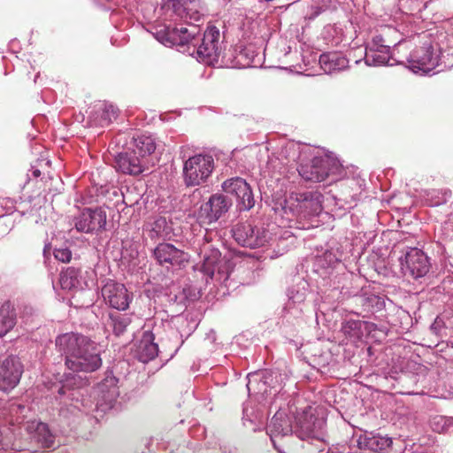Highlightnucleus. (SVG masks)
I'll list each match as a JSON object with an SVG mask.
<instances>
[{
  "label": "nucleus",
  "instance_id": "obj_1",
  "mask_svg": "<svg viewBox=\"0 0 453 453\" xmlns=\"http://www.w3.org/2000/svg\"><path fill=\"white\" fill-rule=\"evenodd\" d=\"M56 347L65 356V365L73 372H93L102 366L99 345L88 336L65 333L56 338Z\"/></svg>",
  "mask_w": 453,
  "mask_h": 453
},
{
  "label": "nucleus",
  "instance_id": "obj_2",
  "mask_svg": "<svg viewBox=\"0 0 453 453\" xmlns=\"http://www.w3.org/2000/svg\"><path fill=\"white\" fill-rule=\"evenodd\" d=\"M200 34V28L194 24H186L176 27L159 26L156 28L154 35L156 39L165 46H183L193 44L196 47V36Z\"/></svg>",
  "mask_w": 453,
  "mask_h": 453
},
{
  "label": "nucleus",
  "instance_id": "obj_3",
  "mask_svg": "<svg viewBox=\"0 0 453 453\" xmlns=\"http://www.w3.org/2000/svg\"><path fill=\"white\" fill-rule=\"evenodd\" d=\"M215 168L212 156L197 154L184 162L183 179L187 187L200 186L207 181Z\"/></svg>",
  "mask_w": 453,
  "mask_h": 453
},
{
  "label": "nucleus",
  "instance_id": "obj_4",
  "mask_svg": "<svg viewBox=\"0 0 453 453\" xmlns=\"http://www.w3.org/2000/svg\"><path fill=\"white\" fill-rule=\"evenodd\" d=\"M203 242L200 247V254L203 257L201 271L212 279L217 273L219 280L228 278V268L226 262L221 258V253L209 241L207 235L204 236Z\"/></svg>",
  "mask_w": 453,
  "mask_h": 453
},
{
  "label": "nucleus",
  "instance_id": "obj_5",
  "mask_svg": "<svg viewBox=\"0 0 453 453\" xmlns=\"http://www.w3.org/2000/svg\"><path fill=\"white\" fill-rule=\"evenodd\" d=\"M233 237L242 246L255 249L264 246L269 241V233L262 227H255L249 222L236 224Z\"/></svg>",
  "mask_w": 453,
  "mask_h": 453
},
{
  "label": "nucleus",
  "instance_id": "obj_6",
  "mask_svg": "<svg viewBox=\"0 0 453 453\" xmlns=\"http://www.w3.org/2000/svg\"><path fill=\"white\" fill-rule=\"evenodd\" d=\"M338 168V163L334 159L316 157L311 163L302 165L298 172L305 180L321 182L334 173Z\"/></svg>",
  "mask_w": 453,
  "mask_h": 453
},
{
  "label": "nucleus",
  "instance_id": "obj_7",
  "mask_svg": "<svg viewBox=\"0 0 453 453\" xmlns=\"http://www.w3.org/2000/svg\"><path fill=\"white\" fill-rule=\"evenodd\" d=\"M24 369L19 358L11 355L0 363V390L10 392L19 384Z\"/></svg>",
  "mask_w": 453,
  "mask_h": 453
},
{
  "label": "nucleus",
  "instance_id": "obj_8",
  "mask_svg": "<svg viewBox=\"0 0 453 453\" xmlns=\"http://www.w3.org/2000/svg\"><path fill=\"white\" fill-rule=\"evenodd\" d=\"M104 301L111 308L126 311L132 300L131 295L124 284L108 280L101 289Z\"/></svg>",
  "mask_w": 453,
  "mask_h": 453
},
{
  "label": "nucleus",
  "instance_id": "obj_9",
  "mask_svg": "<svg viewBox=\"0 0 453 453\" xmlns=\"http://www.w3.org/2000/svg\"><path fill=\"white\" fill-rule=\"evenodd\" d=\"M219 30L215 27L206 29L202 39V42L197 46L198 57L205 64L213 65L218 62L221 53Z\"/></svg>",
  "mask_w": 453,
  "mask_h": 453
},
{
  "label": "nucleus",
  "instance_id": "obj_10",
  "mask_svg": "<svg viewBox=\"0 0 453 453\" xmlns=\"http://www.w3.org/2000/svg\"><path fill=\"white\" fill-rule=\"evenodd\" d=\"M152 160L142 158L134 150L119 153L115 157L114 167L125 174L138 175L153 166Z\"/></svg>",
  "mask_w": 453,
  "mask_h": 453
},
{
  "label": "nucleus",
  "instance_id": "obj_11",
  "mask_svg": "<svg viewBox=\"0 0 453 453\" xmlns=\"http://www.w3.org/2000/svg\"><path fill=\"white\" fill-rule=\"evenodd\" d=\"M267 434L274 448L280 453H293L292 450H287L279 442L285 437L291 436L292 426L289 418L283 412H276L267 426Z\"/></svg>",
  "mask_w": 453,
  "mask_h": 453
},
{
  "label": "nucleus",
  "instance_id": "obj_12",
  "mask_svg": "<svg viewBox=\"0 0 453 453\" xmlns=\"http://www.w3.org/2000/svg\"><path fill=\"white\" fill-rule=\"evenodd\" d=\"M154 257L157 263L165 267H184L189 261L188 253L177 249L171 243H159L154 250Z\"/></svg>",
  "mask_w": 453,
  "mask_h": 453
},
{
  "label": "nucleus",
  "instance_id": "obj_13",
  "mask_svg": "<svg viewBox=\"0 0 453 453\" xmlns=\"http://www.w3.org/2000/svg\"><path fill=\"white\" fill-rule=\"evenodd\" d=\"M222 188L226 193L236 196L241 210L248 211L254 206L255 200L251 188L242 178L236 177L225 180Z\"/></svg>",
  "mask_w": 453,
  "mask_h": 453
},
{
  "label": "nucleus",
  "instance_id": "obj_14",
  "mask_svg": "<svg viewBox=\"0 0 453 453\" xmlns=\"http://www.w3.org/2000/svg\"><path fill=\"white\" fill-rule=\"evenodd\" d=\"M106 224V214L101 209H85L75 218L74 225L79 232L89 233L102 230Z\"/></svg>",
  "mask_w": 453,
  "mask_h": 453
},
{
  "label": "nucleus",
  "instance_id": "obj_15",
  "mask_svg": "<svg viewBox=\"0 0 453 453\" xmlns=\"http://www.w3.org/2000/svg\"><path fill=\"white\" fill-rule=\"evenodd\" d=\"M230 206L231 202L224 195H212L209 201L200 207L199 217L209 224L215 222L228 211Z\"/></svg>",
  "mask_w": 453,
  "mask_h": 453
},
{
  "label": "nucleus",
  "instance_id": "obj_16",
  "mask_svg": "<svg viewBox=\"0 0 453 453\" xmlns=\"http://www.w3.org/2000/svg\"><path fill=\"white\" fill-rule=\"evenodd\" d=\"M405 273H409L413 278H420L426 275L430 267L428 258L426 254L417 248H411L405 254Z\"/></svg>",
  "mask_w": 453,
  "mask_h": 453
},
{
  "label": "nucleus",
  "instance_id": "obj_17",
  "mask_svg": "<svg viewBox=\"0 0 453 453\" xmlns=\"http://www.w3.org/2000/svg\"><path fill=\"white\" fill-rule=\"evenodd\" d=\"M158 347L154 342V335L145 332L137 346V355L141 362L146 363L157 356Z\"/></svg>",
  "mask_w": 453,
  "mask_h": 453
},
{
  "label": "nucleus",
  "instance_id": "obj_18",
  "mask_svg": "<svg viewBox=\"0 0 453 453\" xmlns=\"http://www.w3.org/2000/svg\"><path fill=\"white\" fill-rule=\"evenodd\" d=\"M358 443L361 449L382 452L391 446L392 439L387 436L371 435L360 437Z\"/></svg>",
  "mask_w": 453,
  "mask_h": 453
},
{
  "label": "nucleus",
  "instance_id": "obj_19",
  "mask_svg": "<svg viewBox=\"0 0 453 453\" xmlns=\"http://www.w3.org/2000/svg\"><path fill=\"white\" fill-rule=\"evenodd\" d=\"M131 322V317L127 314L111 312L109 313L106 326L111 328L116 336H119L127 331Z\"/></svg>",
  "mask_w": 453,
  "mask_h": 453
},
{
  "label": "nucleus",
  "instance_id": "obj_20",
  "mask_svg": "<svg viewBox=\"0 0 453 453\" xmlns=\"http://www.w3.org/2000/svg\"><path fill=\"white\" fill-rule=\"evenodd\" d=\"M27 429L35 431L33 438L41 443L43 448H50L53 445V436L47 424L34 421L28 426Z\"/></svg>",
  "mask_w": 453,
  "mask_h": 453
},
{
  "label": "nucleus",
  "instance_id": "obj_21",
  "mask_svg": "<svg viewBox=\"0 0 453 453\" xmlns=\"http://www.w3.org/2000/svg\"><path fill=\"white\" fill-rule=\"evenodd\" d=\"M135 153L144 159L151 160L150 156L156 150V143L152 137L148 135H140L134 139Z\"/></svg>",
  "mask_w": 453,
  "mask_h": 453
},
{
  "label": "nucleus",
  "instance_id": "obj_22",
  "mask_svg": "<svg viewBox=\"0 0 453 453\" xmlns=\"http://www.w3.org/2000/svg\"><path fill=\"white\" fill-rule=\"evenodd\" d=\"M319 65L326 73H332L345 67L347 59L336 53H325L319 57Z\"/></svg>",
  "mask_w": 453,
  "mask_h": 453
},
{
  "label": "nucleus",
  "instance_id": "obj_23",
  "mask_svg": "<svg viewBox=\"0 0 453 453\" xmlns=\"http://www.w3.org/2000/svg\"><path fill=\"white\" fill-rule=\"evenodd\" d=\"M16 325V313L9 304H4L0 309V337L4 336Z\"/></svg>",
  "mask_w": 453,
  "mask_h": 453
},
{
  "label": "nucleus",
  "instance_id": "obj_24",
  "mask_svg": "<svg viewBox=\"0 0 453 453\" xmlns=\"http://www.w3.org/2000/svg\"><path fill=\"white\" fill-rule=\"evenodd\" d=\"M389 50L390 48H381V50L366 48L365 57V63L369 65H382L388 64L390 58Z\"/></svg>",
  "mask_w": 453,
  "mask_h": 453
},
{
  "label": "nucleus",
  "instance_id": "obj_25",
  "mask_svg": "<svg viewBox=\"0 0 453 453\" xmlns=\"http://www.w3.org/2000/svg\"><path fill=\"white\" fill-rule=\"evenodd\" d=\"M411 58L418 65V67L422 70L430 69V65H434L433 50L430 46L416 49L412 52Z\"/></svg>",
  "mask_w": 453,
  "mask_h": 453
},
{
  "label": "nucleus",
  "instance_id": "obj_26",
  "mask_svg": "<svg viewBox=\"0 0 453 453\" xmlns=\"http://www.w3.org/2000/svg\"><path fill=\"white\" fill-rule=\"evenodd\" d=\"M319 195L312 192H304L299 195L297 199L300 208L308 211L309 214H317L321 210Z\"/></svg>",
  "mask_w": 453,
  "mask_h": 453
},
{
  "label": "nucleus",
  "instance_id": "obj_27",
  "mask_svg": "<svg viewBox=\"0 0 453 453\" xmlns=\"http://www.w3.org/2000/svg\"><path fill=\"white\" fill-rule=\"evenodd\" d=\"M97 112L101 113L100 125L104 126L115 120L119 116V110L111 104L106 102L99 103L95 106Z\"/></svg>",
  "mask_w": 453,
  "mask_h": 453
},
{
  "label": "nucleus",
  "instance_id": "obj_28",
  "mask_svg": "<svg viewBox=\"0 0 453 453\" xmlns=\"http://www.w3.org/2000/svg\"><path fill=\"white\" fill-rule=\"evenodd\" d=\"M59 284L63 289L72 290L79 284L78 271L73 267H68L60 273Z\"/></svg>",
  "mask_w": 453,
  "mask_h": 453
},
{
  "label": "nucleus",
  "instance_id": "obj_29",
  "mask_svg": "<svg viewBox=\"0 0 453 453\" xmlns=\"http://www.w3.org/2000/svg\"><path fill=\"white\" fill-rule=\"evenodd\" d=\"M357 303H359L364 308V310L367 311L373 308L380 309L384 303L380 296L367 292L357 297Z\"/></svg>",
  "mask_w": 453,
  "mask_h": 453
},
{
  "label": "nucleus",
  "instance_id": "obj_30",
  "mask_svg": "<svg viewBox=\"0 0 453 453\" xmlns=\"http://www.w3.org/2000/svg\"><path fill=\"white\" fill-rule=\"evenodd\" d=\"M54 257L60 262L69 263L72 259V252L68 248L55 249Z\"/></svg>",
  "mask_w": 453,
  "mask_h": 453
},
{
  "label": "nucleus",
  "instance_id": "obj_31",
  "mask_svg": "<svg viewBox=\"0 0 453 453\" xmlns=\"http://www.w3.org/2000/svg\"><path fill=\"white\" fill-rule=\"evenodd\" d=\"M313 417H310V420L302 421L301 418L298 419V425L302 429L303 435L310 436V434L313 432Z\"/></svg>",
  "mask_w": 453,
  "mask_h": 453
},
{
  "label": "nucleus",
  "instance_id": "obj_32",
  "mask_svg": "<svg viewBox=\"0 0 453 453\" xmlns=\"http://www.w3.org/2000/svg\"><path fill=\"white\" fill-rule=\"evenodd\" d=\"M367 48L381 50V48H389V46L385 45V41L381 35H376L372 38V42Z\"/></svg>",
  "mask_w": 453,
  "mask_h": 453
},
{
  "label": "nucleus",
  "instance_id": "obj_33",
  "mask_svg": "<svg viewBox=\"0 0 453 453\" xmlns=\"http://www.w3.org/2000/svg\"><path fill=\"white\" fill-rule=\"evenodd\" d=\"M180 0H168L167 5L172 6L173 8L176 9L178 5H180Z\"/></svg>",
  "mask_w": 453,
  "mask_h": 453
},
{
  "label": "nucleus",
  "instance_id": "obj_34",
  "mask_svg": "<svg viewBox=\"0 0 453 453\" xmlns=\"http://www.w3.org/2000/svg\"><path fill=\"white\" fill-rule=\"evenodd\" d=\"M34 174H35V176H39V175H40V171H39V170H35V171L34 172Z\"/></svg>",
  "mask_w": 453,
  "mask_h": 453
},
{
  "label": "nucleus",
  "instance_id": "obj_35",
  "mask_svg": "<svg viewBox=\"0 0 453 453\" xmlns=\"http://www.w3.org/2000/svg\"><path fill=\"white\" fill-rule=\"evenodd\" d=\"M250 380H249V383L247 384V387H250ZM250 389V388H248Z\"/></svg>",
  "mask_w": 453,
  "mask_h": 453
}]
</instances>
